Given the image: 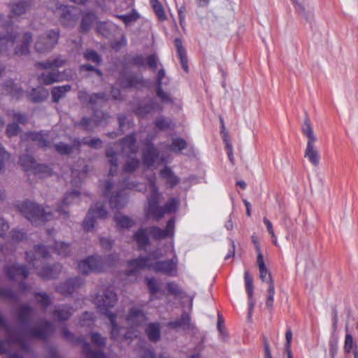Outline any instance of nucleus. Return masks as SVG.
Masks as SVG:
<instances>
[{
  "instance_id": "nucleus-49",
  "label": "nucleus",
  "mask_w": 358,
  "mask_h": 358,
  "mask_svg": "<svg viewBox=\"0 0 358 358\" xmlns=\"http://www.w3.org/2000/svg\"><path fill=\"white\" fill-rule=\"evenodd\" d=\"M187 147L186 141L181 138H176L172 141L171 145L169 146V150L172 152H179Z\"/></svg>"
},
{
  "instance_id": "nucleus-4",
  "label": "nucleus",
  "mask_w": 358,
  "mask_h": 358,
  "mask_svg": "<svg viewBox=\"0 0 358 358\" xmlns=\"http://www.w3.org/2000/svg\"><path fill=\"white\" fill-rule=\"evenodd\" d=\"M18 208L22 215L35 226L43 224L55 217L49 208H43L30 201L22 202Z\"/></svg>"
},
{
  "instance_id": "nucleus-10",
  "label": "nucleus",
  "mask_w": 358,
  "mask_h": 358,
  "mask_svg": "<svg viewBox=\"0 0 358 358\" xmlns=\"http://www.w3.org/2000/svg\"><path fill=\"white\" fill-rule=\"evenodd\" d=\"M107 211L104 209L101 203H96L91 208L83 222V227L86 231H90L94 226L96 218H105L107 216Z\"/></svg>"
},
{
  "instance_id": "nucleus-37",
  "label": "nucleus",
  "mask_w": 358,
  "mask_h": 358,
  "mask_svg": "<svg viewBox=\"0 0 358 358\" xmlns=\"http://www.w3.org/2000/svg\"><path fill=\"white\" fill-rule=\"evenodd\" d=\"M106 157L108 158V163L110 165L109 174L113 176L117 170L118 161L117 158V153L114 151L113 148H108L106 150Z\"/></svg>"
},
{
  "instance_id": "nucleus-3",
  "label": "nucleus",
  "mask_w": 358,
  "mask_h": 358,
  "mask_svg": "<svg viewBox=\"0 0 358 358\" xmlns=\"http://www.w3.org/2000/svg\"><path fill=\"white\" fill-rule=\"evenodd\" d=\"M148 181L151 194L148 198V206L146 210V215L158 221L166 213L174 212L177 208L178 201L176 199H171L166 203L164 207L159 206L160 194L157 192L155 177L148 179Z\"/></svg>"
},
{
  "instance_id": "nucleus-46",
  "label": "nucleus",
  "mask_w": 358,
  "mask_h": 358,
  "mask_svg": "<svg viewBox=\"0 0 358 358\" xmlns=\"http://www.w3.org/2000/svg\"><path fill=\"white\" fill-rule=\"evenodd\" d=\"M54 245L53 250L59 256L66 257L71 251L69 245L64 242L55 241Z\"/></svg>"
},
{
  "instance_id": "nucleus-8",
  "label": "nucleus",
  "mask_w": 358,
  "mask_h": 358,
  "mask_svg": "<svg viewBox=\"0 0 358 358\" xmlns=\"http://www.w3.org/2000/svg\"><path fill=\"white\" fill-rule=\"evenodd\" d=\"M78 270L85 275L101 273L106 271V264L102 257L91 255L78 263Z\"/></svg>"
},
{
  "instance_id": "nucleus-52",
  "label": "nucleus",
  "mask_w": 358,
  "mask_h": 358,
  "mask_svg": "<svg viewBox=\"0 0 358 358\" xmlns=\"http://www.w3.org/2000/svg\"><path fill=\"white\" fill-rule=\"evenodd\" d=\"M274 295H275L274 283H271V285H268V288L267 290V294L266 296V306L269 310H271L272 307H273Z\"/></svg>"
},
{
  "instance_id": "nucleus-16",
  "label": "nucleus",
  "mask_w": 358,
  "mask_h": 358,
  "mask_svg": "<svg viewBox=\"0 0 358 358\" xmlns=\"http://www.w3.org/2000/svg\"><path fill=\"white\" fill-rule=\"evenodd\" d=\"M76 7L67 6H60L59 8V14L61 23L65 27H73L78 20V16L72 13L73 10H76Z\"/></svg>"
},
{
  "instance_id": "nucleus-22",
  "label": "nucleus",
  "mask_w": 358,
  "mask_h": 358,
  "mask_svg": "<svg viewBox=\"0 0 358 358\" xmlns=\"http://www.w3.org/2000/svg\"><path fill=\"white\" fill-rule=\"evenodd\" d=\"M159 157V151L152 144L148 145L143 152V164L150 167L153 166Z\"/></svg>"
},
{
  "instance_id": "nucleus-24",
  "label": "nucleus",
  "mask_w": 358,
  "mask_h": 358,
  "mask_svg": "<svg viewBox=\"0 0 358 358\" xmlns=\"http://www.w3.org/2000/svg\"><path fill=\"white\" fill-rule=\"evenodd\" d=\"M168 326L171 328L180 327L183 330H194L195 328L194 324L191 322L189 314L186 313H182L179 319L170 322Z\"/></svg>"
},
{
  "instance_id": "nucleus-51",
  "label": "nucleus",
  "mask_w": 358,
  "mask_h": 358,
  "mask_svg": "<svg viewBox=\"0 0 358 358\" xmlns=\"http://www.w3.org/2000/svg\"><path fill=\"white\" fill-rule=\"evenodd\" d=\"M160 176L162 178L166 179L171 185H175L178 182V178L173 175L169 168H165L164 169L162 170L160 172Z\"/></svg>"
},
{
  "instance_id": "nucleus-36",
  "label": "nucleus",
  "mask_w": 358,
  "mask_h": 358,
  "mask_svg": "<svg viewBox=\"0 0 358 358\" xmlns=\"http://www.w3.org/2000/svg\"><path fill=\"white\" fill-rule=\"evenodd\" d=\"M65 63V59H64L61 57H58L52 60L50 59L43 62H38L36 65L41 69H50L57 70V69L64 66Z\"/></svg>"
},
{
  "instance_id": "nucleus-45",
  "label": "nucleus",
  "mask_w": 358,
  "mask_h": 358,
  "mask_svg": "<svg viewBox=\"0 0 358 358\" xmlns=\"http://www.w3.org/2000/svg\"><path fill=\"white\" fill-rule=\"evenodd\" d=\"M20 163L26 171L32 172L37 164L34 159L27 155H22L20 157Z\"/></svg>"
},
{
  "instance_id": "nucleus-35",
  "label": "nucleus",
  "mask_w": 358,
  "mask_h": 358,
  "mask_svg": "<svg viewBox=\"0 0 358 358\" xmlns=\"http://www.w3.org/2000/svg\"><path fill=\"white\" fill-rule=\"evenodd\" d=\"M116 226L120 229H128L132 227L135 222L131 217L121 213H117L114 217Z\"/></svg>"
},
{
  "instance_id": "nucleus-28",
  "label": "nucleus",
  "mask_w": 358,
  "mask_h": 358,
  "mask_svg": "<svg viewBox=\"0 0 358 358\" xmlns=\"http://www.w3.org/2000/svg\"><path fill=\"white\" fill-rule=\"evenodd\" d=\"M244 279H245V289L248 294V299H249V313L248 316L249 317H251L252 309L255 306V301L252 299L253 295V280L252 276L249 274V272L248 271H245L244 273Z\"/></svg>"
},
{
  "instance_id": "nucleus-61",
  "label": "nucleus",
  "mask_w": 358,
  "mask_h": 358,
  "mask_svg": "<svg viewBox=\"0 0 358 358\" xmlns=\"http://www.w3.org/2000/svg\"><path fill=\"white\" fill-rule=\"evenodd\" d=\"M81 141V145H87L94 148H99L101 147L102 141L99 138H93L87 140L86 138H83Z\"/></svg>"
},
{
  "instance_id": "nucleus-56",
  "label": "nucleus",
  "mask_w": 358,
  "mask_h": 358,
  "mask_svg": "<svg viewBox=\"0 0 358 358\" xmlns=\"http://www.w3.org/2000/svg\"><path fill=\"white\" fill-rule=\"evenodd\" d=\"M103 263L106 264V271L109 268L115 266L119 260V255L116 253H113L110 255L103 257Z\"/></svg>"
},
{
  "instance_id": "nucleus-7",
  "label": "nucleus",
  "mask_w": 358,
  "mask_h": 358,
  "mask_svg": "<svg viewBox=\"0 0 358 358\" xmlns=\"http://www.w3.org/2000/svg\"><path fill=\"white\" fill-rule=\"evenodd\" d=\"M59 38L58 30H48L39 35L34 43V50L36 52L44 54L51 51L57 44Z\"/></svg>"
},
{
  "instance_id": "nucleus-23",
  "label": "nucleus",
  "mask_w": 358,
  "mask_h": 358,
  "mask_svg": "<svg viewBox=\"0 0 358 358\" xmlns=\"http://www.w3.org/2000/svg\"><path fill=\"white\" fill-rule=\"evenodd\" d=\"M38 79L41 83L49 85L62 80L63 76L57 70L51 69L50 71L41 73Z\"/></svg>"
},
{
  "instance_id": "nucleus-53",
  "label": "nucleus",
  "mask_w": 358,
  "mask_h": 358,
  "mask_svg": "<svg viewBox=\"0 0 358 358\" xmlns=\"http://www.w3.org/2000/svg\"><path fill=\"white\" fill-rule=\"evenodd\" d=\"M145 280L148 289L152 294H155L159 292L160 285L155 278H146Z\"/></svg>"
},
{
  "instance_id": "nucleus-31",
  "label": "nucleus",
  "mask_w": 358,
  "mask_h": 358,
  "mask_svg": "<svg viewBox=\"0 0 358 358\" xmlns=\"http://www.w3.org/2000/svg\"><path fill=\"white\" fill-rule=\"evenodd\" d=\"M294 4L296 12L307 22H311L313 20V10L310 8H306L303 3H299L297 0H292Z\"/></svg>"
},
{
  "instance_id": "nucleus-30",
  "label": "nucleus",
  "mask_w": 358,
  "mask_h": 358,
  "mask_svg": "<svg viewBox=\"0 0 358 358\" xmlns=\"http://www.w3.org/2000/svg\"><path fill=\"white\" fill-rule=\"evenodd\" d=\"M119 83L122 87H137L143 83V78L141 76L136 75L122 76Z\"/></svg>"
},
{
  "instance_id": "nucleus-50",
  "label": "nucleus",
  "mask_w": 358,
  "mask_h": 358,
  "mask_svg": "<svg viewBox=\"0 0 358 358\" xmlns=\"http://www.w3.org/2000/svg\"><path fill=\"white\" fill-rule=\"evenodd\" d=\"M150 3L157 17L161 21L165 20L166 17L162 3L158 0H150Z\"/></svg>"
},
{
  "instance_id": "nucleus-57",
  "label": "nucleus",
  "mask_w": 358,
  "mask_h": 358,
  "mask_svg": "<svg viewBox=\"0 0 358 358\" xmlns=\"http://www.w3.org/2000/svg\"><path fill=\"white\" fill-rule=\"evenodd\" d=\"M8 115L17 123L24 124L28 122V117L25 114L13 110Z\"/></svg>"
},
{
  "instance_id": "nucleus-47",
  "label": "nucleus",
  "mask_w": 358,
  "mask_h": 358,
  "mask_svg": "<svg viewBox=\"0 0 358 358\" xmlns=\"http://www.w3.org/2000/svg\"><path fill=\"white\" fill-rule=\"evenodd\" d=\"M140 165V162L136 158H129L123 166L122 170L124 173H131L135 171Z\"/></svg>"
},
{
  "instance_id": "nucleus-15",
  "label": "nucleus",
  "mask_w": 358,
  "mask_h": 358,
  "mask_svg": "<svg viewBox=\"0 0 358 358\" xmlns=\"http://www.w3.org/2000/svg\"><path fill=\"white\" fill-rule=\"evenodd\" d=\"M32 41L33 34L29 31L23 32L20 43L13 48V55L16 56L27 55L30 52V45Z\"/></svg>"
},
{
  "instance_id": "nucleus-64",
  "label": "nucleus",
  "mask_w": 358,
  "mask_h": 358,
  "mask_svg": "<svg viewBox=\"0 0 358 358\" xmlns=\"http://www.w3.org/2000/svg\"><path fill=\"white\" fill-rule=\"evenodd\" d=\"M91 340H92V342L99 346V347H101V346H103L106 343V341H105V338L103 337H102L101 336V334H98V333H93L91 335Z\"/></svg>"
},
{
  "instance_id": "nucleus-42",
  "label": "nucleus",
  "mask_w": 358,
  "mask_h": 358,
  "mask_svg": "<svg viewBox=\"0 0 358 358\" xmlns=\"http://www.w3.org/2000/svg\"><path fill=\"white\" fill-rule=\"evenodd\" d=\"M145 332L150 341L156 342L160 338V328L158 324H149L145 328Z\"/></svg>"
},
{
  "instance_id": "nucleus-13",
  "label": "nucleus",
  "mask_w": 358,
  "mask_h": 358,
  "mask_svg": "<svg viewBox=\"0 0 358 358\" xmlns=\"http://www.w3.org/2000/svg\"><path fill=\"white\" fill-rule=\"evenodd\" d=\"M174 219H170L165 229H162L158 227H152L148 229V232L152 237L157 240H161L166 237H172L174 234Z\"/></svg>"
},
{
  "instance_id": "nucleus-14",
  "label": "nucleus",
  "mask_w": 358,
  "mask_h": 358,
  "mask_svg": "<svg viewBox=\"0 0 358 358\" xmlns=\"http://www.w3.org/2000/svg\"><path fill=\"white\" fill-rule=\"evenodd\" d=\"M108 118V114L102 111L96 110L93 118L84 117L78 124L81 126L86 131H91L94 127L101 124L103 121H106Z\"/></svg>"
},
{
  "instance_id": "nucleus-58",
  "label": "nucleus",
  "mask_w": 358,
  "mask_h": 358,
  "mask_svg": "<svg viewBox=\"0 0 358 358\" xmlns=\"http://www.w3.org/2000/svg\"><path fill=\"white\" fill-rule=\"evenodd\" d=\"M35 298L37 303L44 308H46L50 304V299L45 293H37Z\"/></svg>"
},
{
  "instance_id": "nucleus-26",
  "label": "nucleus",
  "mask_w": 358,
  "mask_h": 358,
  "mask_svg": "<svg viewBox=\"0 0 358 358\" xmlns=\"http://www.w3.org/2000/svg\"><path fill=\"white\" fill-rule=\"evenodd\" d=\"M30 1H20L10 5V13L12 17H19L25 14L31 8Z\"/></svg>"
},
{
  "instance_id": "nucleus-44",
  "label": "nucleus",
  "mask_w": 358,
  "mask_h": 358,
  "mask_svg": "<svg viewBox=\"0 0 358 358\" xmlns=\"http://www.w3.org/2000/svg\"><path fill=\"white\" fill-rule=\"evenodd\" d=\"M95 20H96V16L94 13H88L85 14L83 16V17L81 20V23H80L81 31H83V32L88 31L90 29L91 26H92V23L95 21Z\"/></svg>"
},
{
  "instance_id": "nucleus-38",
  "label": "nucleus",
  "mask_w": 358,
  "mask_h": 358,
  "mask_svg": "<svg viewBox=\"0 0 358 358\" xmlns=\"http://www.w3.org/2000/svg\"><path fill=\"white\" fill-rule=\"evenodd\" d=\"M82 344L83 351L87 358H104L105 355L101 350L94 351L92 350L90 343L83 341L82 339L78 341Z\"/></svg>"
},
{
  "instance_id": "nucleus-60",
  "label": "nucleus",
  "mask_w": 358,
  "mask_h": 358,
  "mask_svg": "<svg viewBox=\"0 0 358 358\" xmlns=\"http://www.w3.org/2000/svg\"><path fill=\"white\" fill-rule=\"evenodd\" d=\"M84 57L88 60L95 63H99L101 62V57L94 50H89L84 53Z\"/></svg>"
},
{
  "instance_id": "nucleus-32",
  "label": "nucleus",
  "mask_w": 358,
  "mask_h": 358,
  "mask_svg": "<svg viewBox=\"0 0 358 358\" xmlns=\"http://www.w3.org/2000/svg\"><path fill=\"white\" fill-rule=\"evenodd\" d=\"M175 46L178 55V57L180 59V64L182 68L186 71H188V64H187V57L186 54V50L182 45V43L181 39L176 38L174 41Z\"/></svg>"
},
{
  "instance_id": "nucleus-29",
  "label": "nucleus",
  "mask_w": 358,
  "mask_h": 358,
  "mask_svg": "<svg viewBox=\"0 0 358 358\" xmlns=\"http://www.w3.org/2000/svg\"><path fill=\"white\" fill-rule=\"evenodd\" d=\"M3 89L6 94L17 99L22 97L24 94L22 89L12 80L6 81L3 85Z\"/></svg>"
},
{
  "instance_id": "nucleus-41",
  "label": "nucleus",
  "mask_w": 358,
  "mask_h": 358,
  "mask_svg": "<svg viewBox=\"0 0 358 358\" xmlns=\"http://www.w3.org/2000/svg\"><path fill=\"white\" fill-rule=\"evenodd\" d=\"M33 308L28 305H22L17 311V318L21 324H25L33 313Z\"/></svg>"
},
{
  "instance_id": "nucleus-43",
  "label": "nucleus",
  "mask_w": 358,
  "mask_h": 358,
  "mask_svg": "<svg viewBox=\"0 0 358 358\" xmlns=\"http://www.w3.org/2000/svg\"><path fill=\"white\" fill-rule=\"evenodd\" d=\"M145 229H140L134 235V239L141 249L149 243V238Z\"/></svg>"
},
{
  "instance_id": "nucleus-1",
  "label": "nucleus",
  "mask_w": 358,
  "mask_h": 358,
  "mask_svg": "<svg viewBox=\"0 0 358 358\" xmlns=\"http://www.w3.org/2000/svg\"><path fill=\"white\" fill-rule=\"evenodd\" d=\"M101 294H94V302L98 310L106 315L111 323V337L113 339L122 341L124 339H132L138 336L136 328L141 326L145 320L143 311L138 308H132L128 315L125 317L128 329L126 331L123 327H119L115 322L116 315L110 313V309L116 304V294L110 288H101Z\"/></svg>"
},
{
  "instance_id": "nucleus-19",
  "label": "nucleus",
  "mask_w": 358,
  "mask_h": 358,
  "mask_svg": "<svg viewBox=\"0 0 358 358\" xmlns=\"http://www.w3.org/2000/svg\"><path fill=\"white\" fill-rule=\"evenodd\" d=\"M17 38V34L15 32L0 35V54L10 55V50L13 48Z\"/></svg>"
},
{
  "instance_id": "nucleus-9",
  "label": "nucleus",
  "mask_w": 358,
  "mask_h": 358,
  "mask_svg": "<svg viewBox=\"0 0 358 358\" xmlns=\"http://www.w3.org/2000/svg\"><path fill=\"white\" fill-rule=\"evenodd\" d=\"M112 192L109 199L110 208L120 210L124 208L127 203V195L122 191H117L115 189L113 184L110 181H106L104 187V194L107 196Z\"/></svg>"
},
{
  "instance_id": "nucleus-6",
  "label": "nucleus",
  "mask_w": 358,
  "mask_h": 358,
  "mask_svg": "<svg viewBox=\"0 0 358 358\" xmlns=\"http://www.w3.org/2000/svg\"><path fill=\"white\" fill-rule=\"evenodd\" d=\"M301 131L308 140L304 152V157L308 159L313 166L317 167L320 164V155L315 145L317 139L308 117L304 120Z\"/></svg>"
},
{
  "instance_id": "nucleus-63",
  "label": "nucleus",
  "mask_w": 358,
  "mask_h": 358,
  "mask_svg": "<svg viewBox=\"0 0 358 358\" xmlns=\"http://www.w3.org/2000/svg\"><path fill=\"white\" fill-rule=\"evenodd\" d=\"M338 350V344L336 339H331L329 343V353L330 358H335Z\"/></svg>"
},
{
  "instance_id": "nucleus-62",
  "label": "nucleus",
  "mask_w": 358,
  "mask_h": 358,
  "mask_svg": "<svg viewBox=\"0 0 358 358\" xmlns=\"http://www.w3.org/2000/svg\"><path fill=\"white\" fill-rule=\"evenodd\" d=\"M263 222L266 224L267 231L270 236H271L273 243L275 245H278L277 238L274 233L272 223L266 217H264Z\"/></svg>"
},
{
  "instance_id": "nucleus-54",
  "label": "nucleus",
  "mask_w": 358,
  "mask_h": 358,
  "mask_svg": "<svg viewBox=\"0 0 358 358\" xmlns=\"http://www.w3.org/2000/svg\"><path fill=\"white\" fill-rule=\"evenodd\" d=\"M155 125L161 130H166L174 126L171 120L163 117H159L156 120Z\"/></svg>"
},
{
  "instance_id": "nucleus-39",
  "label": "nucleus",
  "mask_w": 358,
  "mask_h": 358,
  "mask_svg": "<svg viewBox=\"0 0 358 358\" xmlns=\"http://www.w3.org/2000/svg\"><path fill=\"white\" fill-rule=\"evenodd\" d=\"M162 107L155 101H150L149 103L139 106L136 113L138 115L143 117L155 110H161Z\"/></svg>"
},
{
  "instance_id": "nucleus-11",
  "label": "nucleus",
  "mask_w": 358,
  "mask_h": 358,
  "mask_svg": "<svg viewBox=\"0 0 358 358\" xmlns=\"http://www.w3.org/2000/svg\"><path fill=\"white\" fill-rule=\"evenodd\" d=\"M79 196L80 192L78 190H73L70 193L66 194L62 201L55 207V213H57L59 216L64 219L68 218L69 216V211L66 210L68 206L78 202Z\"/></svg>"
},
{
  "instance_id": "nucleus-55",
  "label": "nucleus",
  "mask_w": 358,
  "mask_h": 358,
  "mask_svg": "<svg viewBox=\"0 0 358 358\" xmlns=\"http://www.w3.org/2000/svg\"><path fill=\"white\" fill-rule=\"evenodd\" d=\"M33 173L41 176H50L52 174V169L48 166L37 164Z\"/></svg>"
},
{
  "instance_id": "nucleus-21",
  "label": "nucleus",
  "mask_w": 358,
  "mask_h": 358,
  "mask_svg": "<svg viewBox=\"0 0 358 358\" xmlns=\"http://www.w3.org/2000/svg\"><path fill=\"white\" fill-rule=\"evenodd\" d=\"M7 275L10 279H15L18 277L26 278L29 275V271L25 266L13 264L11 266L7 265L5 267Z\"/></svg>"
},
{
  "instance_id": "nucleus-33",
  "label": "nucleus",
  "mask_w": 358,
  "mask_h": 358,
  "mask_svg": "<svg viewBox=\"0 0 358 358\" xmlns=\"http://www.w3.org/2000/svg\"><path fill=\"white\" fill-rule=\"evenodd\" d=\"M72 313L73 310L71 308L66 306H59L55 308L52 316L58 321H63L68 320Z\"/></svg>"
},
{
  "instance_id": "nucleus-5",
  "label": "nucleus",
  "mask_w": 358,
  "mask_h": 358,
  "mask_svg": "<svg viewBox=\"0 0 358 358\" xmlns=\"http://www.w3.org/2000/svg\"><path fill=\"white\" fill-rule=\"evenodd\" d=\"M35 254L31 256L30 253H26V258L29 264L38 270V274L43 278L51 279L55 278L61 271L62 266L59 264H54L52 266H44L38 268V262L41 259H48L49 252L43 245H36L34 248Z\"/></svg>"
},
{
  "instance_id": "nucleus-59",
  "label": "nucleus",
  "mask_w": 358,
  "mask_h": 358,
  "mask_svg": "<svg viewBox=\"0 0 358 358\" xmlns=\"http://www.w3.org/2000/svg\"><path fill=\"white\" fill-rule=\"evenodd\" d=\"M94 321V315L91 313L86 312L82 317L80 321V326L82 327H90Z\"/></svg>"
},
{
  "instance_id": "nucleus-12",
  "label": "nucleus",
  "mask_w": 358,
  "mask_h": 358,
  "mask_svg": "<svg viewBox=\"0 0 358 358\" xmlns=\"http://www.w3.org/2000/svg\"><path fill=\"white\" fill-rule=\"evenodd\" d=\"M78 97L83 103H89L93 109L96 106H101L107 101L106 94L103 92L89 95L85 90H80Z\"/></svg>"
},
{
  "instance_id": "nucleus-20",
  "label": "nucleus",
  "mask_w": 358,
  "mask_h": 358,
  "mask_svg": "<svg viewBox=\"0 0 358 358\" xmlns=\"http://www.w3.org/2000/svg\"><path fill=\"white\" fill-rule=\"evenodd\" d=\"M256 250L257 252V263L259 269V277L263 282L268 283L269 285L271 283H273L271 275L266 267L259 246L256 247Z\"/></svg>"
},
{
  "instance_id": "nucleus-48",
  "label": "nucleus",
  "mask_w": 358,
  "mask_h": 358,
  "mask_svg": "<svg viewBox=\"0 0 358 358\" xmlns=\"http://www.w3.org/2000/svg\"><path fill=\"white\" fill-rule=\"evenodd\" d=\"M358 348L357 344L355 341L352 336L350 334H346L345 337V343H344V351L348 355L354 350Z\"/></svg>"
},
{
  "instance_id": "nucleus-18",
  "label": "nucleus",
  "mask_w": 358,
  "mask_h": 358,
  "mask_svg": "<svg viewBox=\"0 0 358 358\" xmlns=\"http://www.w3.org/2000/svg\"><path fill=\"white\" fill-rule=\"evenodd\" d=\"M84 279L80 277H75L69 279L64 283L57 287V291L62 295L67 296L73 293L77 288L84 284Z\"/></svg>"
},
{
  "instance_id": "nucleus-40",
  "label": "nucleus",
  "mask_w": 358,
  "mask_h": 358,
  "mask_svg": "<svg viewBox=\"0 0 358 358\" xmlns=\"http://www.w3.org/2000/svg\"><path fill=\"white\" fill-rule=\"evenodd\" d=\"M71 90V86L69 85L54 87L51 91L53 101L57 103Z\"/></svg>"
},
{
  "instance_id": "nucleus-25",
  "label": "nucleus",
  "mask_w": 358,
  "mask_h": 358,
  "mask_svg": "<svg viewBox=\"0 0 358 358\" xmlns=\"http://www.w3.org/2000/svg\"><path fill=\"white\" fill-rule=\"evenodd\" d=\"M117 145L121 148L122 152L125 154H134L138 151V146L136 144V138L134 134L126 136Z\"/></svg>"
},
{
  "instance_id": "nucleus-27",
  "label": "nucleus",
  "mask_w": 358,
  "mask_h": 358,
  "mask_svg": "<svg viewBox=\"0 0 358 358\" xmlns=\"http://www.w3.org/2000/svg\"><path fill=\"white\" fill-rule=\"evenodd\" d=\"M81 145V141L79 138H75L72 145H67L64 143H59L54 145L55 150L61 155H69L74 150H78Z\"/></svg>"
},
{
  "instance_id": "nucleus-17",
  "label": "nucleus",
  "mask_w": 358,
  "mask_h": 358,
  "mask_svg": "<svg viewBox=\"0 0 358 358\" xmlns=\"http://www.w3.org/2000/svg\"><path fill=\"white\" fill-rule=\"evenodd\" d=\"M22 140L31 141L43 149L50 147V142L48 140V133L45 131L41 132H27L22 136Z\"/></svg>"
},
{
  "instance_id": "nucleus-34",
  "label": "nucleus",
  "mask_w": 358,
  "mask_h": 358,
  "mask_svg": "<svg viewBox=\"0 0 358 358\" xmlns=\"http://www.w3.org/2000/svg\"><path fill=\"white\" fill-rule=\"evenodd\" d=\"M49 95L48 91L43 87H38L34 88L29 94V99L33 102H41L48 98Z\"/></svg>"
},
{
  "instance_id": "nucleus-2",
  "label": "nucleus",
  "mask_w": 358,
  "mask_h": 358,
  "mask_svg": "<svg viewBox=\"0 0 358 358\" xmlns=\"http://www.w3.org/2000/svg\"><path fill=\"white\" fill-rule=\"evenodd\" d=\"M171 252L173 255L171 259L159 260L152 263L149 257H145L129 261L127 275H134L141 269L148 268L155 273H160L167 276H177L178 258L175 254L173 245H171Z\"/></svg>"
}]
</instances>
